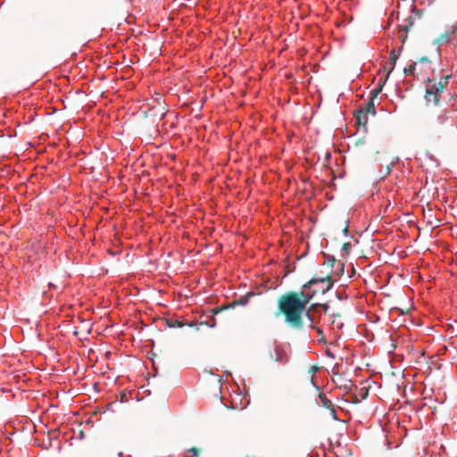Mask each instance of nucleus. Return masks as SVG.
<instances>
[{"instance_id":"obj_1","label":"nucleus","mask_w":457,"mask_h":457,"mask_svg":"<svg viewBox=\"0 0 457 457\" xmlns=\"http://www.w3.org/2000/svg\"><path fill=\"white\" fill-rule=\"evenodd\" d=\"M318 290L310 292L289 291L282 295L278 300V312L283 314L285 321L294 328L301 329L303 327V314L311 320L310 311L305 312L306 305L314 297Z\"/></svg>"},{"instance_id":"obj_2","label":"nucleus","mask_w":457,"mask_h":457,"mask_svg":"<svg viewBox=\"0 0 457 457\" xmlns=\"http://www.w3.org/2000/svg\"><path fill=\"white\" fill-rule=\"evenodd\" d=\"M449 76H445L439 81L429 80L426 87L425 98L428 103L438 104L441 96L448 83Z\"/></svg>"},{"instance_id":"obj_3","label":"nucleus","mask_w":457,"mask_h":457,"mask_svg":"<svg viewBox=\"0 0 457 457\" xmlns=\"http://www.w3.org/2000/svg\"><path fill=\"white\" fill-rule=\"evenodd\" d=\"M318 284L320 286L314 289L319 290L316 294H325L332 288L334 281L329 273H328L325 277H314L303 286V290L304 291L305 289H311L312 287Z\"/></svg>"},{"instance_id":"obj_4","label":"nucleus","mask_w":457,"mask_h":457,"mask_svg":"<svg viewBox=\"0 0 457 457\" xmlns=\"http://www.w3.org/2000/svg\"><path fill=\"white\" fill-rule=\"evenodd\" d=\"M270 360L280 364H286L288 361V356L280 345H274L273 349L269 352Z\"/></svg>"},{"instance_id":"obj_5","label":"nucleus","mask_w":457,"mask_h":457,"mask_svg":"<svg viewBox=\"0 0 457 457\" xmlns=\"http://www.w3.org/2000/svg\"><path fill=\"white\" fill-rule=\"evenodd\" d=\"M319 398L320 400L322 406L329 410L332 419L334 420H338L339 419L337 415V411L334 408L332 402L329 399H328L327 396L322 393L319 395Z\"/></svg>"},{"instance_id":"obj_6","label":"nucleus","mask_w":457,"mask_h":457,"mask_svg":"<svg viewBox=\"0 0 457 457\" xmlns=\"http://www.w3.org/2000/svg\"><path fill=\"white\" fill-rule=\"evenodd\" d=\"M150 115L160 117L163 119L166 113V104L164 102L158 100V106H154L149 109Z\"/></svg>"},{"instance_id":"obj_7","label":"nucleus","mask_w":457,"mask_h":457,"mask_svg":"<svg viewBox=\"0 0 457 457\" xmlns=\"http://www.w3.org/2000/svg\"><path fill=\"white\" fill-rule=\"evenodd\" d=\"M456 32L455 28H451L449 30L445 31V33H442L436 40V44L441 45L444 43H448L452 40L454 34Z\"/></svg>"},{"instance_id":"obj_8","label":"nucleus","mask_w":457,"mask_h":457,"mask_svg":"<svg viewBox=\"0 0 457 457\" xmlns=\"http://www.w3.org/2000/svg\"><path fill=\"white\" fill-rule=\"evenodd\" d=\"M356 123L359 126H362L366 129L368 123V114L364 112L362 110H358L355 114Z\"/></svg>"},{"instance_id":"obj_9","label":"nucleus","mask_w":457,"mask_h":457,"mask_svg":"<svg viewBox=\"0 0 457 457\" xmlns=\"http://www.w3.org/2000/svg\"><path fill=\"white\" fill-rule=\"evenodd\" d=\"M447 119L446 112L442 110L437 114L436 118L431 120V125L434 127L441 126L447 120Z\"/></svg>"},{"instance_id":"obj_10","label":"nucleus","mask_w":457,"mask_h":457,"mask_svg":"<svg viewBox=\"0 0 457 457\" xmlns=\"http://www.w3.org/2000/svg\"><path fill=\"white\" fill-rule=\"evenodd\" d=\"M367 114L375 115L376 114V107L374 104V99H370L369 103L365 104L364 107L361 108Z\"/></svg>"},{"instance_id":"obj_11","label":"nucleus","mask_w":457,"mask_h":457,"mask_svg":"<svg viewBox=\"0 0 457 457\" xmlns=\"http://www.w3.org/2000/svg\"><path fill=\"white\" fill-rule=\"evenodd\" d=\"M386 79L387 78L386 77L384 79H380L378 86L371 91V98L370 99H375L378 96V94L382 91V88L384 87V84H385Z\"/></svg>"},{"instance_id":"obj_12","label":"nucleus","mask_w":457,"mask_h":457,"mask_svg":"<svg viewBox=\"0 0 457 457\" xmlns=\"http://www.w3.org/2000/svg\"><path fill=\"white\" fill-rule=\"evenodd\" d=\"M389 56H390V61L392 62V67L388 70L387 74H386V78H388L389 74L393 71V69H394V67L395 65L396 60L398 59V54H396L395 50H392L390 52Z\"/></svg>"},{"instance_id":"obj_13","label":"nucleus","mask_w":457,"mask_h":457,"mask_svg":"<svg viewBox=\"0 0 457 457\" xmlns=\"http://www.w3.org/2000/svg\"><path fill=\"white\" fill-rule=\"evenodd\" d=\"M250 296H251V295L248 294L246 295H243V296L239 297L237 300H235L233 302V305H245V304H246Z\"/></svg>"},{"instance_id":"obj_14","label":"nucleus","mask_w":457,"mask_h":457,"mask_svg":"<svg viewBox=\"0 0 457 457\" xmlns=\"http://www.w3.org/2000/svg\"><path fill=\"white\" fill-rule=\"evenodd\" d=\"M166 323L170 328H182L184 326V324L178 320H167Z\"/></svg>"},{"instance_id":"obj_15","label":"nucleus","mask_w":457,"mask_h":457,"mask_svg":"<svg viewBox=\"0 0 457 457\" xmlns=\"http://www.w3.org/2000/svg\"><path fill=\"white\" fill-rule=\"evenodd\" d=\"M414 71H415V63H411L408 67L404 68L403 72L405 75L409 76V75H412L414 73Z\"/></svg>"},{"instance_id":"obj_16","label":"nucleus","mask_w":457,"mask_h":457,"mask_svg":"<svg viewBox=\"0 0 457 457\" xmlns=\"http://www.w3.org/2000/svg\"><path fill=\"white\" fill-rule=\"evenodd\" d=\"M188 452L193 454V457H199L200 455V449L195 446L188 449Z\"/></svg>"},{"instance_id":"obj_17","label":"nucleus","mask_w":457,"mask_h":457,"mask_svg":"<svg viewBox=\"0 0 457 457\" xmlns=\"http://www.w3.org/2000/svg\"><path fill=\"white\" fill-rule=\"evenodd\" d=\"M350 249H351V243L346 242V243H344V244H343V245H342V250H343L345 253H350Z\"/></svg>"},{"instance_id":"obj_18","label":"nucleus","mask_w":457,"mask_h":457,"mask_svg":"<svg viewBox=\"0 0 457 457\" xmlns=\"http://www.w3.org/2000/svg\"><path fill=\"white\" fill-rule=\"evenodd\" d=\"M228 307L217 308V309H214V310L212 311V312H213L214 314H217V313L220 312L221 311H223V310H225V309H228Z\"/></svg>"},{"instance_id":"obj_19","label":"nucleus","mask_w":457,"mask_h":457,"mask_svg":"<svg viewBox=\"0 0 457 457\" xmlns=\"http://www.w3.org/2000/svg\"><path fill=\"white\" fill-rule=\"evenodd\" d=\"M428 59L426 56L421 57L419 59V62H428Z\"/></svg>"},{"instance_id":"obj_20","label":"nucleus","mask_w":457,"mask_h":457,"mask_svg":"<svg viewBox=\"0 0 457 457\" xmlns=\"http://www.w3.org/2000/svg\"><path fill=\"white\" fill-rule=\"evenodd\" d=\"M390 170H391L390 166L387 164L386 167L385 175L389 174Z\"/></svg>"},{"instance_id":"obj_21","label":"nucleus","mask_w":457,"mask_h":457,"mask_svg":"<svg viewBox=\"0 0 457 457\" xmlns=\"http://www.w3.org/2000/svg\"><path fill=\"white\" fill-rule=\"evenodd\" d=\"M348 225H345V228H343V232L344 234L347 235L348 234Z\"/></svg>"},{"instance_id":"obj_22","label":"nucleus","mask_w":457,"mask_h":457,"mask_svg":"<svg viewBox=\"0 0 457 457\" xmlns=\"http://www.w3.org/2000/svg\"><path fill=\"white\" fill-rule=\"evenodd\" d=\"M362 143H363L362 139H360V140H358V142L356 144L360 145V144H362Z\"/></svg>"},{"instance_id":"obj_23","label":"nucleus","mask_w":457,"mask_h":457,"mask_svg":"<svg viewBox=\"0 0 457 457\" xmlns=\"http://www.w3.org/2000/svg\"><path fill=\"white\" fill-rule=\"evenodd\" d=\"M368 394V391L365 392V395H362V399L365 398V395Z\"/></svg>"}]
</instances>
